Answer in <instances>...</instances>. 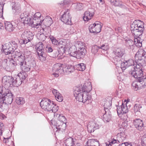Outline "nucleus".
Returning <instances> with one entry per match:
<instances>
[{
    "instance_id": "obj_1",
    "label": "nucleus",
    "mask_w": 146,
    "mask_h": 146,
    "mask_svg": "<svg viewBox=\"0 0 146 146\" xmlns=\"http://www.w3.org/2000/svg\"><path fill=\"white\" fill-rule=\"evenodd\" d=\"M21 74L16 76L14 77L11 76H5L3 77L2 80V85L5 88L8 89L12 86H20L22 82L19 76Z\"/></svg>"
},
{
    "instance_id": "obj_2",
    "label": "nucleus",
    "mask_w": 146,
    "mask_h": 146,
    "mask_svg": "<svg viewBox=\"0 0 146 146\" xmlns=\"http://www.w3.org/2000/svg\"><path fill=\"white\" fill-rule=\"evenodd\" d=\"M74 70V67L72 65H68L63 68L61 64H56L53 66L52 71L53 73L52 74L55 77H57L61 74L65 73L68 74L73 72Z\"/></svg>"
},
{
    "instance_id": "obj_3",
    "label": "nucleus",
    "mask_w": 146,
    "mask_h": 146,
    "mask_svg": "<svg viewBox=\"0 0 146 146\" xmlns=\"http://www.w3.org/2000/svg\"><path fill=\"white\" fill-rule=\"evenodd\" d=\"M40 104L42 109L48 111H52V112L55 113L58 109V106L53 101L47 98L42 100Z\"/></svg>"
},
{
    "instance_id": "obj_4",
    "label": "nucleus",
    "mask_w": 146,
    "mask_h": 146,
    "mask_svg": "<svg viewBox=\"0 0 146 146\" xmlns=\"http://www.w3.org/2000/svg\"><path fill=\"white\" fill-rule=\"evenodd\" d=\"M72 48H76V49H78V51L71 52L70 55L73 57H76L77 59H80L84 57L86 52V50L83 47H81V43L78 42L76 43L75 45L72 46Z\"/></svg>"
},
{
    "instance_id": "obj_5",
    "label": "nucleus",
    "mask_w": 146,
    "mask_h": 146,
    "mask_svg": "<svg viewBox=\"0 0 146 146\" xmlns=\"http://www.w3.org/2000/svg\"><path fill=\"white\" fill-rule=\"evenodd\" d=\"M142 65L141 63L136 64L135 66H134L129 73L132 76L138 80L142 79L143 76Z\"/></svg>"
},
{
    "instance_id": "obj_6",
    "label": "nucleus",
    "mask_w": 146,
    "mask_h": 146,
    "mask_svg": "<svg viewBox=\"0 0 146 146\" xmlns=\"http://www.w3.org/2000/svg\"><path fill=\"white\" fill-rule=\"evenodd\" d=\"M136 64L146 63V52L143 49H139L135 56Z\"/></svg>"
},
{
    "instance_id": "obj_7",
    "label": "nucleus",
    "mask_w": 146,
    "mask_h": 146,
    "mask_svg": "<svg viewBox=\"0 0 146 146\" xmlns=\"http://www.w3.org/2000/svg\"><path fill=\"white\" fill-rule=\"evenodd\" d=\"M33 36L31 32L25 31L21 35V38L19 41V42L21 44H26L33 39Z\"/></svg>"
},
{
    "instance_id": "obj_8",
    "label": "nucleus",
    "mask_w": 146,
    "mask_h": 146,
    "mask_svg": "<svg viewBox=\"0 0 146 146\" xmlns=\"http://www.w3.org/2000/svg\"><path fill=\"white\" fill-rule=\"evenodd\" d=\"M88 84V85H86V84H85L83 86V97L82 98L83 101L81 102H82L83 103H85L87 100H88L91 98L90 96L88 95V93L92 90L91 83L90 82H89Z\"/></svg>"
},
{
    "instance_id": "obj_9",
    "label": "nucleus",
    "mask_w": 146,
    "mask_h": 146,
    "mask_svg": "<svg viewBox=\"0 0 146 146\" xmlns=\"http://www.w3.org/2000/svg\"><path fill=\"white\" fill-rule=\"evenodd\" d=\"M139 23L138 24L134 25V28L131 30V32L137 37H139L143 33L144 30V23L140 21Z\"/></svg>"
},
{
    "instance_id": "obj_10",
    "label": "nucleus",
    "mask_w": 146,
    "mask_h": 146,
    "mask_svg": "<svg viewBox=\"0 0 146 146\" xmlns=\"http://www.w3.org/2000/svg\"><path fill=\"white\" fill-rule=\"evenodd\" d=\"M0 99H2L3 101L8 104H11L13 101V94L10 91H8V93L3 92V88L2 87V91L0 92Z\"/></svg>"
},
{
    "instance_id": "obj_11",
    "label": "nucleus",
    "mask_w": 146,
    "mask_h": 146,
    "mask_svg": "<svg viewBox=\"0 0 146 146\" xmlns=\"http://www.w3.org/2000/svg\"><path fill=\"white\" fill-rule=\"evenodd\" d=\"M14 58H12L13 60L12 61H13V62H11L14 65H20L21 66L22 64H23L24 62L26 61V59H25L24 56L22 55L21 53L19 52L17 54H16Z\"/></svg>"
},
{
    "instance_id": "obj_12",
    "label": "nucleus",
    "mask_w": 146,
    "mask_h": 146,
    "mask_svg": "<svg viewBox=\"0 0 146 146\" xmlns=\"http://www.w3.org/2000/svg\"><path fill=\"white\" fill-rule=\"evenodd\" d=\"M70 40L69 39H60L58 46L60 47L64 52L67 48L70 47Z\"/></svg>"
},
{
    "instance_id": "obj_13",
    "label": "nucleus",
    "mask_w": 146,
    "mask_h": 146,
    "mask_svg": "<svg viewBox=\"0 0 146 146\" xmlns=\"http://www.w3.org/2000/svg\"><path fill=\"white\" fill-rule=\"evenodd\" d=\"M40 31H38L37 34V36L38 37L39 40L41 41H44L46 37V35L49 36L50 35L49 32V30L47 29H45L43 28L39 27ZM39 29H38L39 30Z\"/></svg>"
},
{
    "instance_id": "obj_14",
    "label": "nucleus",
    "mask_w": 146,
    "mask_h": 146,
    "mask_svg": "<svg viewBox=\"0 0 146 146\" xmlns=\"http://www.w3.org/2000/svg\"><path fill=\"white\" fill-rule=\"evenodd\" d=\"M11 45L10 42L6 43L2 45V52L5 55L11 54L12 56V54H14V53L13 52V47L10 46Z\"/></svg>"
},
{
    "instance_id": "obj_15",
    "label": "nucleus",
    "mask_w": 146,
    "mask_h": 146,
    "mask_svg": "<svg viewBox=\"0 0 146 146\" xmlns=\"http://www.w3.org/2000/svg\"><path fill=\"white\" fill-rule=\"evenodd\" d=\"M71 16L70 14V11L67 9L62 15L61 17V21L65 24L70 25L71 23Z\"/></svg>"
},
{
    "instance_id": "obj_16",
    "label": "nucleus",
    "mask_w": 146,
    "mask_h": 146,
    "mask_svg": "<svg viewBox=\"0 0 146 146\" xmlns=\"http://www.w3.org/2000/svg\"><path fill=\"white\" fill-rule=\"evenodd\" d=\"M83 86L81 88L76 87L74 90V95L76 99L80 102L83 101L82 90Z\"/></svg>"
},
{
    "instance_id": "obj_17",
    "label": "nucleus",
    "mask_w": 146,
    "mask_h": 146,
    "mask_svg": "<svg viewBox=\"0 0 146 146\" xmlns=\"http://www.w3.org/2000/svg\"><path fill=\"white\" fill-rule=\"evenodd\" d=\"M135 64L133 60L132 59H129L127 60H124L121 64V68L122 70H125L127 67L132 66L133 68L136 65Z\"/></svg>"
},
{
    "instance_id": "obj_18",
    "label": "nucleus",
    "mask_w": 146,
    "mask_h": 146,
    "mask_svg": "<svg viewBox=\"0 0 146 146\" xmlns=\"http://www.w3.org/2000/svg\"><path fill=\"white\" fill-rule=\"evenodd\" d=\"M117 112L119 115H122L124 114H126L128 111V110L126 104H124L123 102L121 104V106L117 107Z\"/></svg>"
},
{
    "instance_id": "obj_19",
    "label": "nucleus",
    "mask_w": 146,
    "mask_h": 146,
    "mask_svg": "<svg viewBox=\"0 0 146 146\" xmlns=\"http://www.w3.org/2000/svg\"><path fill=\"white\" fill-rule=\"evenodd\" d=\"M125 53L124 50L120 48H115L113 50V53L117 59L118 58L119 59L124 55Z\"/></svg>"
},
{
    "instance_id": "obj_20",
    "label": "nucleus",
    "mask_w": 146,
    "mask_h": 146,
    "mask_svg": "<svg viewBox=\"0 0 146 146\" xmlns=\"http://www.w3.org/2000/svg\"><path fill=\"white\" fill-rule=\"evenodd\" d=\"M88 130L89 132H94L96 130L99 128V125L94 122H90L87 127Z\"/></svg>"
},
{
    "instance_id": "obj_21",
    "label": "nucleus",
    "mask_w": 146,
    "mask_h": 146,
    "mask_svg": "<svg viewBox=\"0 0 146 146\" xmlns=\"http://www.w3.org/2000/svg\"><path fill=\"white\" fill-rule=\"evenodd\" d=\"M20 67L23 71L25 72L29 71L30 70L31 67V62L27 61L24 62L23 64H22L20 66Z\"/></svg>"
},
{
    "instance_id": "obj_22",
    "label": "nucleus",
    "mask_w": 146,
    "mask_h": 146,
    "mask_svg": "<svg viewBox=\"0 0 146 146\" xmlns=\"http://www.w3.org/2000/svg\"><path fill=\"white\" fill-rule=\"evenodd\" d=\"M11 5L13 12L16 14H18L21 12V9L19 4L17 2H12Z\"/></svg>"
},
{
    "instance_id": "obj_23",
    "label": "nucleus",
    "mask_w": 146,
    "mask_h": 146,
    "mask_svg": "<svg viewBox=\"0 0 146 146\" xmlns=\"http://www.w3.org/2000/svg\"><path fill=\"white\" fill-rule=\"evenodd\" d=\"M134 124L135 127L139 130H141L144 125L142 121L139 119H137L134 120Z\"/></svg>"
},
{
    "instance_id": "obj_24",
    "label": "nucleus",
    "mask_w": 146,
    "mask_h": 146,
    "mask_svg": "<svg viewBox=\"0 0 146 146\" xmlns=\"http://www.w3.org/2000/svg\"><path fill=\"white\" fill-rule=\"evenodd\" d=\"M90 9H88L84 13V16L83 17V19L84 21H88L90 20L91 17L94 15L93 13H91L90 10Z\"/></svg>"
},
{
    "instance_id": "obj_25",
    "label": "nucleus",
    "mask_w": 146,
    "mask_h": 146,
    "mask_svg": "<svg viewBox=\"0 0 146 146\" xmlns=\"http://www.w3.org/2000/svg\"><path fill=\"white\" fill-rule=\"evenodd\" d=\"M141 80L139 79L137 81H136L133 82L132 84V86L133 89L135 91L140 89L141 88L143 85L141 84L142 82H140Z\"/></svg>"
},
{
    "instance_id": "obj_26",
    "label": "nucleus",
    "mask_w": 146,
    "mask_h": 146,
    "mask_svg": "<svg viewBox=\"0 0 146 146\" xmlns=\"http://www.w3.org/2000/svg\"><path fill=\"white\" fill-rule=\"evenodd\" d=\"M41 17V14L39 12L36 13L33 17V20L34 21V22L38 23L39 22H40V27H41L40 25L42 23V21L40 19V18Z\"/></svg>"
},
{
    "instance_id": "obj_27",
    "label": "nucleus",
    "mask_w": 146,
    "mask_h": 146,
    "mask_svg": "<svg viewBox=\"0 0 146 146\" xmlns=\"http://www.w3.org/2000/svg\"><path fill=\"white\" fill-rule=\"evenodd\" d=\"M5 29L7 31L11 32L15 29V27L12 23L10 22H6L5 23Z\"/></svg>"
},
{
    "instance_id": "obj_28",
    "label": "nucleus",
    "mask_w": 146,
    "mask_h": 146,
    "mask_svg": "<svg viewBox=\"0 0 146 146\" xmlns=\"http://www.w3.org/2000/svg\"><path fill=\"white\" fill-rule=\"evenodd\" d=\"M2 99H0V111L7 110L8 108V104L3 101Z\"/></svg>"
},
{
    "instance_id": "obj_29",
    "label": "nucleus",
    "mask_w": 146,
    "mask_h": 146,
    "mask_svg": "<svg viewBox=\"0 0 146 146\" xmlns=\"http://www.w3.org/2000/svg\"><path fill=\"white\" fill-rule=\"evenodd\" d=\"M117 137V143H121L125 140L126 135L125 133H119Z\"/></svg>"
},
{
    "instance_id": "obj_30",
    "label": "nucleus",
    "mask_w": 146,
    "mask_h": 146,
    "mask_svg": "<svg viewBox=\"0 0 146 146\" xmlns=\"http://www.w3.org/2000/svg\"><path fill=\"white\" fill-rule=\"evenodd\" d=\"M44 46L42 42H39L36 45V48L37 53H41V52L44 51Z\"/></svg>"
},
{
    "instance_id": "obj_31",
    "label": "nucleus",
    "mask_w": 146,
    "mask_h": 146,
    "mask_svg": "<svg viewBox=\"0 0 146 146\" xmlns=\"http://www.w3.org/2000/svg\"><path fill=\"white\" fill-rule=\"evenodd\" d=\"M43 22L45 25L48 27L50 26L52 23V18L49 16H46L44 19L42 21V23Z\"/></svg>"
},
{
    "instance_id": "obj_32",
    "label": "nucleus",
    "mask_w": 146,
    "mask_h": 146,
    "mask_svg": "<svg viewBox=\"0 0 146 146\" xmlns=\"http://www.w3.org/2000/svg\"><path fill=\"white\" fill-rule=\"evenodd\" d=\"M74 139L72 137H69L66 139L64 143L65 146H73L74 145Z\"/></svg>"
},
{
    "instance_id": "obj_33",
    "label": "nucleus",
    "mask_w": 146,
    "mask_h": 146,
    "mask_svg": "<svg viewBox=\"0 0 146 146\" xmlns=\"http://www.w3.org/2000/svg\"><path fill=\"white\" fill-rule=\"evenodd\" d=\"M108 111V110L107 111ZM105 113L103 115V116L102 117L104 121L105 122H109L111 118V115L109 113L107 112L106 111Z\"/></svg>"
},
{
    "instance_id": "obj_34",
    "label": "nucleus",
    "mask_w": 146,
    "mask_h": 146,
    "mask_svg": "<svg viewBox=\"0 0 146 146\" xmlns=\"http://www.w3.org/2000/svg\"><path fill=\"white\" fill-rule=\"evenodd\" d=\"M101 24V23L99 21H96L94 23V30H96L94 33H99L100 32L102 26Z\"/></svg>"
},
{
    "instance_id": "obj_35",
    "label": "nucleus",
    "mask_w": 146,
    "mask_h": 146,
    "mask_svg": "<svg viewBox=\"0 0 146 146\" xmlns=\"http://www.w3.org/2000/svg\"><path fill=\"white\" fill-rule=\"evenodd\" d=\"M34 21L30 18L28 20V22H29L28 24L29 25H33V26L34 28H36L37 29H39L40 27V22H39L38 23Z\"/></svg>"
},
{
    "instance_id": "obj_36",
    "label": "nucleus",
    "mask_w": 146,
    "mask_h": 146,
    "mask_svg": "<svg viewBox=\"0 0 146 146\" xmlns=\"http://www.w3.org/2000/svg\"><path fill=\"white\" fill-rule=\"evenodd\" d=\"M111 99H112L111 98H110V99L109 101H108L107 100L104 103V110L105 112L106 111V110H109V109L111 108L112 103Z\"/></svg>"
},
{
    "instance_id": "obj_37",
    "label": "nucleus",
    "mask_w": 146,
    "mask_h": 146,
    "mask_svg": "<svg viewBox=\"0 0 146 146\" xmlns=\"http://www.w3.org/2000/svg\"><path fill=\"white\" fill-rule=\"evenodd\" d=\"M134 43L135 46L138 47H141L142 46V40L140 39V37L135 38L134 40Z\"/></svg>"
},
{
    "instance_id": "obj_38",
    "label": "nucleus",
    "mask_w": 146,
    "mask_h": 146,
    "mask_svg": "<svg viewBox=\"0 0 146 146\" xmlns=\"http://www.w3.org/2000/svg\"><path fill=\"white\" fill-rule=\"evenodd\" d=\"M75 66L77 69L80 71H83L85 70L86 68L85 65L83 63L76 64Z\"/></svg>"
},
{
    "instance_id": "obj_39",
    "label": "nucleus",
    "mask_w": 146,
    "mask_h": 146,
    "mask_svg": "<svg viewBox=\"0 0 146 146\" xmlns=\"http://www.w3.org/2000/svg\"><path fill=\"white\" fill-rule=\"evenodd\" d=\"M142 108L141 105L139 104H135L133 108V110L135 113L140 112V110Z\"/></svg>"
},
{
    "instance_id": "obj_40",
    "label": "nucleus",
    "mask_w": 146,
    "mask_h": 146,
    "mask_svg": "<svg viewBox=\"0 0 146 146\" xmlns=\"http://www.w3.org/2000/svg\"><path fill=\"white\" fill-rule=\"evenodd\" d=\"M58 121L61 122L62 124L65 123L66 121L65 117L62 115L58 114Z\"/></svg>"
},
{
    "instance_id": "obj_41",
    "label": "nucleus",
    "mask_w": 146,
    "mask_h": 146,
    "mask_svg": "<svg viewBox=\"0 0 146 146\" xmlns=\"http://www.w3.org/2000/svg\"><path fill=\"white\" fill-rule=\"evenodd\" d=\"M50 39L51 40L52 43L55 45L58 46L59 40H57L54 37L52 36H50Z\"/></svg>"
},
{
    "instance_id": "obj_42",
    "label": "nucleus",
    "mask_w": 146,
    "mask_h": 146,
    "mask_svg": "<svg viewBox=\"0 0 146 146\" xmlns=\"http://www.w3.org/2000/svg\"><path fill=\"white\" fill-rule=\"evenodd\" d=\"M16 102L19 105H22L25 103V100L23 98H17L16 99Z\"/></svg>"
},
{
    "instance_id": "obj_43",
    "label": "nucleus",
    "mask_w": 146,
    "mask_h": 146,
    "mask_svg": "<svg viewBox=\"0 0 146 146\" xmlns=\"http://www.w3.org/2000/svg\"><path fill=\"white\" fill-rule=\"evenodd\" d=\"M73 5L76 7V8L77 10H80L83 8V5L82 3H78L74 4Z\"/></svg>"
},
{
    "instance_id": "obj_44",
    "label": "nucleus",
    "mask_w": 146,
    "mask_h": 146,
    "mask_svg": "<svg viewBox=\"0 0 146 146\" xmlns=\"http://www.w3.org/2000/svg\"><path fill=\"white\" fill-rule=\"evenodd\" d=\"M38 55L40 60L43 61L44 60L46 54L44 51L41 52V54L38 53Z\"/></svg>"
},
{
    "instance_id": "obj_45",
    "label": "nucleus",
    "mask_w": 146,
    "mask_h": 146,
    "mask_svg": "<svg viewBox=\"0 0 146 146\" xmlns=\"http://www.w3.org/2000/svg\"><path fill=\"white\" fill-rule=\"evenodd\" d=\"M10 43V44H11L10 46L13 48V52L15 53V54H16V51H15V50L17 48V44L15 41H12Z\"/></svg>"
},
{
    "instance_id": "obj_46",
    "label": "nucleus",
    "mask_w": 146,
    "mask_h": 146,
    "mask_svg": "<svg viewBox=\"0 0 146 146\" xmlns=\"http://www.w3.org/2000/svg\"><path fill=\"white\" fill-rule=\"evenodd\" d=\"M99 48H100V47L96 45L93 46L92 47V52L94 54H96L98 52V50Z\"/></svg>"
},
{
    "instance_id": "obj_47",
    "label": "nucleus",
    "mask_w": 146,
    "mask_h": 146,
    "mask_svg": "<svg viewBox=\"0 0 146 146\" xmlns=\"http://www.w3.org/2000/svg\"><path fill=\"white\" fill-rule=\"evenodd\" d=\"M8 63H9V62H8L7 59H6L3 60L2 62V67L5 68H7L8 66Z\"/></svg>"
},
{
    "instance_id": "obj_48",
    "label": "nucleus",
    "mask_w": 146,
    "mask_h": 146,
    "mask_svg": "<svg viewBox=\"0 0 146 146\" xmlns=\"http://www.w3.org/2000/svg\"><path fill=\"white\" fill-rule=\"evenodd\" d=\"M95 27L94 23L93 24L90 25L89 26V30L90 32L91 33H94V32L96 31L94 30Z\"/></svg>"
},
{
    "instance_id": "obj_49",
    "label": "nucleus",
    "mask_w": 146,
    "mask_h": 146,
    "mask_svg": "<svg viewBox=\"0 0 146 146\" xmlns=\"http://www.w3.org/2000/svg\"><path fill=\"white\" fill-rule=\"evenodd\" d=\"M55 98L56 100L59 102L62 101L63 100V98L61 94L60 93L59 94H58L56 96H55Z\"/></svg>"
},
{
    "instance_id": "obj_50",
    "label": "nucleus",
    "mask_w": 146,
    "mask_h": 146,
    "mask_svg": "<svg viewBox=\"0 0 146 146\" xmlns=\"http://www.w3.org/2000/svg\"><path fill=\"white\" fill-rule=\"evenodd\" d=\"M100 48H101L104 50H107L109 49V46L108 45L106 44H103L101 46V47H99Z\"/></svg>"
},
{
    "instance_id": "obj_51",
    "label": "nucleus",
    "mask_w": 146,
    "mask_h": 146,
    "mask_svg": "<svg viewBox=\"0 0 146 146\" xmlns=\"http://www.w3.org/2000/svg\"><path fill=\"white\" fill-rule=\"evenodd\" d=\"M21 74L19 76L20 78H21H21H22V79L23 80H25L26 77H27V74L26 72H23V74L21 73H19V74L17 76H18L19 74Z\"/></svg>"
},
{
    "instance_id": "obj_52",
    "label": "nucleus",
    "mask_w": 146,
    "mask_h": 146,
    "mask_svg": "<svg viewBox=\"0 0 146 146\" xmlns=\"http://www.w3.org/2000/svg\"><path fill=\"white\" fill-rule=\"evenodd\" d=\"M141 80L140 82H142L141 83L142 85L146 86V75L145 76H143L142 79H140Z\"/></svg>"
},
{
    "instance_id": "obj_53",
    "label": "nucleus",
    "mask_w": 146,
    "mask_h": 146,
    "mask_svg": "<svg viewBox=\"0 0 146 146\" xmlns=\"http://www.w3.org/2000/svg\"><path fill=\"white\" fill-rule=\"evenodd\" d=\"M5 129L4 124L3 123H0V136L2 134V132Z\"/></svg>"
},
{
    "instance_id": "obj_54",
    "label": "nucleus",
    "mask_w": 146,
    "mask_h": 146,
    "mask_svg": "<svg viewBox=\"0 0 146 146\" xmlns=\"http://www.w3.org/2000/svg\"><path fill=\"white\" fill-rule=\"evenodd\" d=\"M28 15V14H27L25 12L21 13L20 15V18L21 19V21H22L26 17H27Z\"/></svg>"
},
{
    "instance_id": "obj_55",
    "label": "nucleus",
    "mask_w": 146,
    "mask_h": 146,
    "mask_svg": "<svg viewBox=\"0 0 146 146\" xmlns=\"http://www.w3.org/2000/svg\"><path fill=\"white\" fill-rule=\"evenodd\" d=\"M6 0H0V1L2 2V4H0V12L3 13V7L4 5L5 4L4 3H3V2L5 1Z\"/></svg>"
},
{
    "instance_id": "obj_56",
    "label": "nucleus",
    "mask_w": 146,
    "mask_h": 146,
    "mask_svg": "<svg viewBox=\"0 0 146 146\" xmlns=\"http://www.w3.org/2000/svg\"><path fill=\"white\" fill-rule=\"evenodd\" d=\"M30 18V17L28 15L27 17L25 18L22 21H23V23L25 24H28L29 22H28V20Z\"/></svg>"
},
{
    "instance_id": "obj_57",
    "label": "nucleus",
    "mask_w": 146,
    "mask_h": 146,
    "mask_svg": "<svg viewBox=\"0 0 146 146\" xmlns=\"http://www.w3.org/2000/svg\"><path fill=\"white\" fill-rule=\"evenodd\" d=\"M52 92L53 94L54 95L55 97L58 94H59L60 93L59 92L56 90L53 89L52 90Z\"/></svg>"
},
{
    "instance_id": "obj_58",
    "label": "nucleus",
    "mask_w": 146,
    "mask_h": 146,
    "mask_svg": "<svg viewBox=\"0 0 146 146\" xmlns=\"http://www.w3.org/2000/svg\"><path fill=\"white\" fill-rule=\"evenodd\" d=\"M114 1H115V3H114L115 6H118L121 5V2L119 1H117L116 0H114Z\"/></svg>"
},
{
    "instance_id": "obj_59",
    "label": "nucleus",
    "mask_w": 146,
    "mask_h": 146,
    "mask_svg": "<svg viewBox=\"0 0 146 146\" xmlns=\"http://www.w3.org/2000/svg\"><path fill=\"white\" fill-rule=\"evenodd\" d=\"M46 51L48 52H51L53 50L52 48L50 47H46Z\"/></svg>"
},
{
    "instance_id": "obj_60",
    "label": "nucleus",
    "mask_w": 146,
    "mask_h": 146,
    "mask_svg": "<svg viewBox=\"0 0 146 146\" xmlns=\"http://www.w3.org/2000/svg\"><path fill=\"white\" fill-rule=\"evenodd\" d=\"M125 129L124 127H121L118 130L120 132L119 133H122L123 132L124 133V131H125Z\"/></svg>"
},
{
    "instance_id": "obj_61",
    "label": "nucleus",
    "mask_w": 146,
    "mask_h": 146,
    "mask_svg": "<svg viewBox=\"0 0 146 146\" xmlns=\"http://www.w3.org/2000/svg\"><path fill=\"white\" fill-rule=\"evenodd\" d=\"M127 127V124L125 122H123L121 125V127H124L125 129Z\"/></svg>"
},
{
    "instance_id": "obj_62",
    "label": "nucleus",
    "mask_w": 146,
    "mask_h": 146,
    "mask_svg": "<svg viewBox=\"0 0 146 146\" xmlns=\"http://www.w3.org/2000/svg\"><path fill=\"white\" fill-rule=\"evenodd\" d=\"M127 43L129 44V46H131L133 45V42L131 40H129L127 42Z\"/></svg>"
},
{
    "instance_id": "obj_63",
    "label": "nucleus",
    "mask_w": 146,
    "mask_h": 146,
    "mask_svg": "<svg viewBox=\"0 0 146 146\" xmlns=\"http://www.w3.org/2000/svg\"><path fill=\"white\" fill-rule=\"evenodd\" d=\"M4 28V24L0 22V29H3Z\"/></svg>"
},
{
    "instance_id": "obj_64",
    "label": "nucleus",
    "mask_w": 146,
    "mask_h": 146,
    "mask_svg": "<svg viewBox=\"0 0 146 146\" xmlns=\"http://www.w3.org/2000/svg\"><path fill=\"white\" fill-rule=\"evenodd\" d=\"M126 143L127 142L123 143V142L121 143H120L121 144H119V146H126Z\"/></svg>"
}]
</instances>
